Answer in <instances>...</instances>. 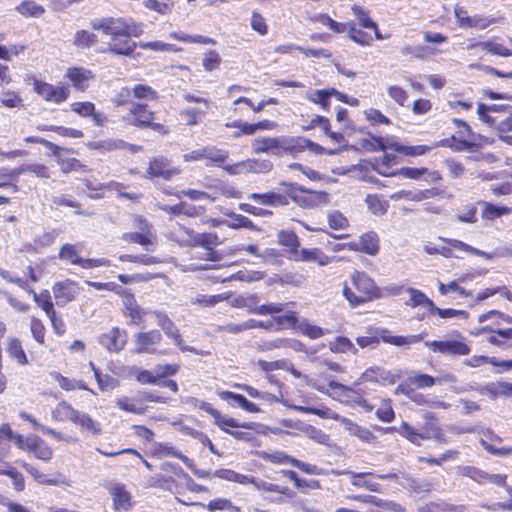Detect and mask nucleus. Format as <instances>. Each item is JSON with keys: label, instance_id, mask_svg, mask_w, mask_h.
Returning <instances> with one entry per match:
<instances>
[{"label": "nucleus", "instance_id": "nucleus-63", "mask_svg": "<svg viewBox=\"0 0 512 512\" xmlns=\"http://www.w3.org/2000/svg\"><path fill=\"white\" fill-rule=\"evenodd\" d=\"M30 330L36 342H38L39 344L45 343L46 328L40 319L36 317L31 318Z\"/></svg>", "mask_w": 512, "mask_h": 512}, {"label": "nucleus", "instance_id": "nucleus-1", "mask_svg": "<svg viewBox=\"0 0 512 512\" xmlns=\"http://www.w3.org/2000/svg\"><path fill=\"white\" fill-rule=\"evenodd\" d=\"M92 29L110 36L107 51L121 56H130L137 43L131 37H139L143 33V24L131 18L104 17L90 22Z\"/></svg>", "mask_w": 512, "mask_h": 512}, {"label": "nucleus", "instance_id": "nucleus-24", "mask_svg": "<svg viewBox=\"0 0 512 512\" xmlns=\"http://www.w3.org/2000/svg\"><path fill=\"white\" fill-rule=\"evenodd\" d=\"M13 430L8 423L0 425V463L7 465L11 451V444L13 443Z\"/></svg>", "mask_w": 512, "mask_h": 512}, {"label": "nucleus", "instance_id": "nucleus-18", "mask_svg": "<svg viewBox=\"0 0 512 512\" xmlns=\"http://www.w3.org/2000/svg\"><path fill=\"white\" fill-rule=\"evenodd\" d=\"M122 240L128 243H137L141 245L146 251H155L157 245V236L156 234H148V233H140L136 232H127L122 235Z\"/></svg>", "mask_w": 512, "mask_h": 512}, {"label": "nucleus", "instance_id": "nucleus-57", "mask_svg": "<svg viewBox=\"0 0 512 512\" xmlns=\"http://www.w3.org/2000/svg\"><path fill=\"white\" fill-rule=\"evenodd\" d=\"M205 114L206 109L201 110L199 108H187L180 112L181 117L189 126L197 125Z\"/></svg>", "mask_w": 512, "mask_h": 512}, {"label": "nucleus", "instance_id": "nucleus-56", "mask_svg": "<svg viewBox=\"0 0 512 512\" xmlns=\"http://www.w3.org/2000/svg\"><path fill=\"white\" fill-rule=\"evenodd\" d=\"M282 347H287V348H292V349H295V350H300V347H301V343L296 341V340H292V339H275V340H272V341H268V342H265L263 345H262V350H273V349H276V348H282Z\"/></svg>", "mask_w": 512, "mask_h": 512}, {"label": "nucleus", "instance_id": "nucleus-51", "mask_svg": "<svg viewBox=\"0 0 512 512\" xmlns=\"http://www.w3.org/2000/svg\"><path fill=\"white\" fill-rule=\"evenodd\" d=\"M285 310V304L283 303H267L255 307H249L250 313L258 315H273L281 313Z\"/></svg>", "mask_w": 512, "mask_h": 512}, {"label": "nucleus", "instance_id": "nucleus-55", "mask_svg": "<svg viewBox=\"0 0 512 512\" xmlns=\"http://www.w3.org/2000/svg\"><path fill=\"white\" fill-rule=\"evenodd\" d=\"M254 325H255V323L253 322V319H248L247 321H244L239 324L227 323L225 325L218 326L217 331L218 332H228L231 334H238L243 331L253 329Z\"/></svg>", "mask_w": 512, "mask_h": 512}, {"label": "nucleus", "instance_id": "nucleus-62", "mask_svg": "<svg viewBox=\"0 0 512 512\" xmlns=\"http://www.w3.org/2000/svg\"><path fill=\"white\" fill-rule=\"evenodd\" d=\"M0 102L3 106L8 108H21L23 107V99L14 91L3 92Z\"/></svg>", "mask_w": 512, "mask_h": 512}, {"label": "nucleus", "instance_id": "nucleus-60", "mask_svg": "<svg viewBox=\"0 0 512 512\" xmlns=\"http://www.w3.org/2000/svg\"><path fill=\"white\" fill-rule=\"evenodd\" d=\"M387 141L383 137L369 135V138L363 139L362 147L369 151H385L387 149Z\"/></svg>", "mask_w": 512, "mask_h": 512}, {"label": "nucleus", "instance_id": "nucleus-46", "mask_svg": "<svg viewBox=\"0 0 512 512\" xmlns=\"http://www.w3.org/2000/svg\"><path fill=\"white\" fill-rule=\"evenodd\" d=\"M376 171L380 175L387 176V177L401 175L403 177L410 178V179H418L423 174H425L427 172V169L426 168L403 167V168H401L395 172H392V173L381 171L380 169H376Z\"/></svg>", "mask_w": 512, "mask_h": 512}, {"label": "nucleus", "instance_id": "nucleus-10", "mask_svg": "<svg viewBox=\"0 0 512 512\" xmlns=\"http://www.w3.org/2000/svg\"><path fill=\"white\" fill-rule=\"evenodd\" d=\"M65 77L76 90L81 92L86 91L90 82L95 79V75L90 69L78 66L69 67L66 70Z\"/></svg>", "mask_w": 512, "mask_h": 512}, {"label": "nucleus", "instance_id": "nucleus-44", "mask_svg": "<svg viewBox=\"0 0 512 512\" xmlns=\"http://www.w3.org/2000/svg\"><path fill=\"white\" fill-rule=\"evenodd\" d=\"M332 92L328 90H311L306 94V98L315 103L319 104L324 110H328L330 107V97Z\"/></svg>", "mask_w": 512, "mask_h": 512}, {"label": "nucleus", "instance_id": "nucleus-36", "mask_svg": "<svg viewBox=\"0 0 512 512\" xmlns=\"http://www.w3.org/2000/svg\"><path fill=\"white\" fill-rule=\"evenodd\" d=\"M27 291L33 295L35 303L46 313L47 316H53L55 309L51 300L50 292L48 290H43L39 294L36 293L33 289H28Z\"/></svg>", "mask_w": 512, "mask_h": 512}, {"label": "nucleus", "instance_id": "nucleus-48", "mask_svg": "<svg viewBox=\"0 0 512 512\" xmlns=\"http://www.w3.org/2000/svg\"><path fill=\"white\" fill-rule=\"evenodd\" d=\"M272 319L274 320L276 330L294 328L299 322L297 314L294 311H288L284 315L274 316Z\"/></svg>", "mask_w": 512, "mask_h": 512}, {"label": "nucleus", "instance_id": "nucleus-7", "mask_svg": "<svg viewBox=\"0 0 512 512\" xmlns=\"http://www.w3.org/2000/svg\"><path fill=\"white\" fill-rule=\"evenodd\" d=\"M34 91L45 101L59 104L69 97V89L64 85L53 86L47 82L35 80Z\"/></svg>", "mask_w": 512, "mask_h": 512}, {"label": "nucleus", "instance_id": "nucleus-43", "mask_svg": "<svg viewBox=\"0 0 512 512\" xmlns=\"http://www.w3.org/2000/svg\"><path fill=\"white\" fill-rule=\"evenodd\" d=\"M329 348L335 353H348L356 354L357 348L347 337L339 336L329 343Z\"/></svg>", "mask_w": 512, "mask_h": 512}, {"label": "nucleus", "instance_id": "nucleus-61", "mask_svg": "<svg viewBox=\"0 0 512 512\" xmlns=\"http://www.w3.org/2000/svg\"><path fill=\"white\" fill-rule=\"evenodd\" d=\"M265 277V273L261 271H253V270H245V271H238L237 273L233 274L230 279L238 280L242 282H256L260 281Z\"/></svg>", "mask_w": 512, "mask_h": 512}, {"label": "nucleus", "instance_id": "nucleus-49", "mask_svg": "<svg viewBox=\"0 0 512 512\" xmlns=\"http://www.w3.org/2000/svg\"><path fill=\"white\" fill-rule=\"evenodd\" d=\"M37 459L45 462L50 461L53 456L52 449L40 438L36 437L33 443V448L30 450Z\"/></svg>", "mask_w": 512, "mask_h": 512}, {"label": "nucleus", "instance_id": "nucleus-29", "mask_svg": "<svg viewBox=\"0 0 512 512\" xmlns=\"http://www.w3.org/2000/svg\"><path fill=\"white\" fill-rule=\"evenodd\" d=\"M111 495L113 497L115 509L127 511L131 508V495L125 489L124 485H114L111 489Z\"/></svg>", "mask_w": 512, "mask_h": 512}, {"label": "nucleus", "instance_id": "nucleus-9", "mask_svg": "<svg viewBox=\"0 0 512 512\" xmlns=\"http://www.w3.org/2000/svg\"><path fill=\"white\" fill-rule=\"evenodd\" d=\"M52 291L54 298L58 306H65L69 302L73 301L80 292L78 284L70 279L56 282Z\"/></svg>", "mask_w": 512, "mask_h": 512}, {"label": "nucleus", "instance_id": "nucleus-12", "mask_svg": "<svg viewBox=\"0 0 512 512\" xmlns=\"http://www.w3.org/2000/svg\"><path fill=\"white\" fill-rule=\"evenodd\" d=\"M99 342L109 352H119L127 343V332L124 329L113 327L99 337Z\"/></svg>", "mask_w": 512, "mask_h": 512}, {"label": "nucleus", "instance_id": "nucleus-54", "mask_svg": "<svg viewBox=\"0 0 512 512\" xmlns=\"http://www.w3.org/2000/svg\"><path fill=\"white\" fill-rule=\"evenodd\" d=\"M273 167L269 160L247 159V173H268Z\"/></svg>", "mask_w": 512, "mask_h": 512}, {"label": "nucleus", "instance_id": "nucleus-14", "mask_svg": "<svg viewBox=\"0 0 512 512\" xmlns=\"http://www.w3.org/2000/svg\"><path fill=\"white\" fill-rule=\"evenodd\" d=\"M147 177H160L164 180H170L174 175L180 173L177 168H169V161L164 157H156L150 160L147 168Z\"/></svg>", "mask_w": 512, "mask_h": 512}, {"label": "nucleus", "instance_id": "nucleus-16", "mask_svg": "<svg viewBox=\"0 0 512 512\" xmlns=\"http://www.w3.org/2000/svg\"><path fill=\"white\" fill-rule=\"evenodd\" d=\"M335 257H329L319 248H303L294 257L297 261L316 262L320 266L331 263Z\"/></svg>", "mask_w": 512, "mask_h": 512}, {"label": "nucleus", "instance_id": "nucleus-59", "mask_svg": "<svg viewBox=\"0 0 512 512\" xmlns=\"http://www.w3.org/2000/svg\"><path fill=\"white\" fill-rule=\"evenodd\" d=\"M221 61L220 55L216 51L210 50L204 53L202 65L206 71L211 72L220 67Z\"/></svg>", "mask_w": 512, "mask_h": 512}, {"label": "nucleus", "instance_id": "nucleus-25", "mask_svg": "<svg viewBox=\"0 0 512 512\" xmlns=\"http://www.w3.org/2000/svg\"><path fill=\"white\" fill-rule=\"evenodd\" d=\"M337 420L343 424L344 428L349 432V434L359 438L363 442L371 443L376 439L375 435L369 429L358 425L348 418H341L338 415Z\"/></svg>", "mask_w": 512, "mask_h": 512}, {"label": "nucleus", "instance_id": "nucleus-35", "mask_svg": "<svg viewBox=\"0 0 512 512\" xmlns=\"http://www.w3.org/2000/svg\"><path fill=\"white\" fill-rule=\"evenodd\" d=\"M278 243L287 247L292 254L298 253L300 241L296 233L292 230H280L277 235Z\"/></svg>", "mask_w": 512, "mask_h": 512}, {"label": "nucleus", "instance_id": "nucleus-17", "mask_svg": "<svg viewBox=\"0 0 512 512\" xmlns=\"http://www.w3.org/2000/svg\"><path fill=\"white\" fill-rule=\"evenodd\" d=\"M339 475H347L350 477L351 484L357 488H365L371 492H381V485L377 482L372 481L368 477L372 475V473H356L353 471H343L339 472Z\"/></svg>", "mask_w": 512, "mask_h": 512}, {"label": "nucleus", "instance_id": "nucleus-33", "mask_svg": "<svg viewBox=\"0 0 512 512\" xmlns=\"http://www.w3.org/2000/svg\"><path fill=\"white\" fill-rule=\"evenodd\" d=\"M73 424L79 426L81 430H85L95 436L100 435L102 432L101 424L94 420L89 414L81 411Z\"/></svg>", "mask_w": 512, "mask_h": 512}, {"label": "nucleus", "instance_id": "nucleus-58", "mask_svg": "<svg viewBox=\"0 0 512 512\" xmlns=\"http://www.w3.org/2000/svg\"><path fill=\"white\" fill-rule=\"evenodd\" d=\"M407 381L411 385L416 386L417 388H427V387H432L433 385H435L434 377H432L428 374H423V373H418V372L412 373L408 377Z\"/></svg>", "mask_w": 512, "mask_h": 512}, {"label": "nucleus", "instance_id": "nucleus-28", "mask_svg": "<svg viewBox=\"0 0 512 512\" xmlns=\"http://www.w3.org/2000/svg\"><path fill=\"white\" fill-rule=\"evenodd\" d=\"M248 198L268 206H286L289 204L288 197L286 195L272 191L264 194L252 193Z\"/></svg>", "mask_w": 512, "mask_h": 512}, {"label": "nucleus", "instance_id": "nucleus-19", "mask_svg": "<svg viewBox=\"0 0 512 512\" xmlns=\"http://www.w3.org/2000/svg\"><path fill=\"white\" fill-rule=\"evenodd\" d=\"M442 194V192L436 188L427 189V190H401L391 195L392 200H410L415 202H420L425 199L435 197Z\"/></svg>", "mask_w": 512, "mask_h": 512}, {"label": "nucleus", "instance_id": "nucleus-5", "mask_svg": "<svg viewBox=\"0 0 512 512\" xmlns=\"http://www.w3.org/2000/svg\"><path fill=\"white\" fill-rule=\"evenodd\" d=\"M182 157L184 162L205 160L206 166H219L228 159L229 152L216 146L208 145L192 150L184 154Z\"/></svg>", "mask_w": 512, "mask_h": 512}, {"label": "nucleus", "instance_id": "nucleus-50", "mask_svg": "<svg viewBox=\"0 0 512 512\" xmlns=\"http://www.w3.org/2000/svg\"><path fill=\"white\" fill-rule=\"evenodd\" d=\"M3 467L4 468H0V475L9 476L12 479L14 489L17 491H22L25 487L23 475L9 464L3 465Z\"/></svg>", "mask_w": 512, "mask_h": 512}, {"label": "nucleus", "instance_id": "nucleus-52", "mask_svg": "<svg viewBox=\"0 0 512 512\" xmlns=\"http://www.w3.org/2000/svg\"><path fill=\"white\" fill-rule=\"evenodd\" d=\"M298 328L303 335H306L311 339H318L325 335V332L321 327L310 323L307 319H303L298 322Z\"/></svg>", "mask_w": 512, "mask_h": 512}, {"label": "nucleus", "instance_id": "nucleus-8", "mask_svg": "<svg viewBox=\"0 0 512 512\" xmlns=\"http://www.w3.org/2000/svg\"><path fill=\"white\" fill-rule=\"evenodd\" d=\"M134 341L136 353L155 354L157 352V346L162 341V334L156 329L138 332L134 335Z\"/></svg>", "mask_w": 512, "mask_h": 512}, {"label": "nucleus", "instance_id": "nucleus-53", "mask_svg": "<svg viewBox=\"0 0 512 512\" xmlns=\"http://www.w3.org/2000/svg\"><path fill=\"white\" fill-rule=\"evenodd\" d=\"M348 37L355 43L362 45V46L370 45L373 40L371 35H369L368 33L364 32L362 30L356 29L355 24L352 22H349Z\"/></svg>", "mask_w": 512, "mask_h": 512}, {"label": "nucleus", "instance_id": "nucleus-45", "mask_svg": "<svg viewBox=\"0 0 512 512\" xmlns=\"http://www.w3.org/2000/svg\"><path fill=\"white\" fill-rule=\"evenodd\" d=\"M214 423L223 431L228 433L229 429L231 428H251V423H239L234 418H231L227 415H222L220 412H218L214 418Z\"/></svg>", "mask_w": 512, "mask_h": 512}, {"label": "nucleus", "instance_id": "nucleus-40", "mask_svg": "<svg viewBox=\"0 0 512 512\" xmlns=\"http://www.w3.org/2000/svg\"><path fill=\"white\" fill-rule=\"evenodd\" d=\"M213 476L243 485H247L248 482H253V476L240 474L230 469H219L213 473Z\"/></svg>", "mask_w": 512, "mask_h": 512}, {"label": "nucleus", "instance_id": "nucleus-26", "mask_svg": "<svg viewBox=\"0 0 512 512\" xmlns=\"http://www.w3.org/2000/svg\"><path fill=\"white\" fill-rule=\"evenodd\" d=\"M407 292L410 294V299L405 303L407 306L420 307L434 313L436 305L423 292L412 287H408Z\"/></svg>", "mask_w": 512, "mask_h": 512}, {"label": "nucleus", "instance_id": "nucleus-13", "mask_svg": "<svg viewBox=\"0 0 512 512\" xmlns=\"http://www.w3.org/2000/svg\"><path fill=\"white\" fill-rule=\"evenodd\" d=\"M379 237L373 232L369 231L360 236L358 241H352L349 245V250L362 252L371 256L379 252Z\"/></svg>", "mask_w": 512, "mask_h": 512}, {"label": "nucleus", "instance_id": "nucleus-20", "mask_svg": "<svg viewBox=\"0 0 512 512\" xmlns=\"http://www.w3.org/2000/svg\"><path fill=\"white\" fill-rule=\"evenodd\" d=\"M168 338L174 341V344L179 347L182 352H191L201 356L210 355L209 351H200L196 348L184 344L179 329L175 326L174 322H170L167 326L162 329Z\"/></svg>", "mask_w": 512, "mask_h": 512}, {"label": "nucleus", "instance_id": "nucleus-42", "mask_svg": "<svg viewBox=\"0 0 512 512\" xmlns=\"http://www.w3.org/2000/svg\"><path fill=\"white\" fill-rule=\"evenodd\" d=\"M59 258L61 260L68 261L73 265L82 266V262L84 258L80 257L79 252L75 245L66 243L64 244L59 251Z\"/></svg>", "mask_w": 512, "mask_h": 512}, {"label": "nucleus", "instance_id": "nucleus-38", "mask_svg": "<svg viewBox=\"0 0 512 512\" xmlns=\"http://www.w3.org/2000/svg\"><path fill=\"white\" fill-rule=\"evenodd\" d=\"M15 9L24 17L34 18L41 17L46 11L42 5L37 4L33 0H24Z\"/></svg>", "mask_w": 512, "mask_h": 512}, {"label": "nucleus", "instance_id": "nucleus-31", "mask_svg": "<svg viewBox=\"0 0 512 512\" xmlns=\"http://www.w3.org/2000/svg\"><path fill=\"white\" fill-rule=\"evenodd\" d=\"M6 351L9 357L15 360L19 365L24 366L29 363L27 355L23 349L22 343L18 338H8Z\"/></svg>", "mask_w": 512, "mask_h": 512}, {"label": "nucleus", "instance_id": "nucleus-39", "mask_svg": "<svg viewBox=\"0 0 512 512\" xmlns=\"http://www.w3.org/2000/svg\"><path fill=\"white\" fill-rule=\"evenodd\" d=\"M126 142L121 139H106L101 141H94L88 143V147L93 150H99L100 152H110L114 150H123Z\"/></svg>", "mask_w": 512, "mask_h": 512}, {"label": "nucleus", "instance_id": "nucleus-34", "mask_svg": "<svg viewBox=\"0 0 512 512\" xmlns=\"http://www.w3.org/2000/svg\"><path fill=\"white\" fill-rule=\"evenodd\" d=\"M480 205L484 207L482 210V218L484 220L492 221L496 218L502 217L512 213V208L506 206H497L490 202L481 201Z\"/></svg>", "mask_w": 512, "mask_h": 512}, {"label": "nucleus", "instance_id": "nucleus-30", "mask_svg": "<svg viewBox=\"0 0 512 512\" xmlns=\"http://www.w3.org/2000/svg\"><path fill=\"white\" fill-rule=\"evenodd\" d=\"M399 434L407 438L411 443L420 445L422 440L431 439V426L425 432H419L407 422H403L398 430Z\"/></svg>", "mask_w": 512, "mask_h": 512}, {"label": "nucleus", "instance_id": "nucleus-27", "mask_svg": "<svg viewBox=\"0 0 512 512\" xmlns=\"http://www.w3.org/2000/svg\"><path fill=\"white\" fill-rule=\"evenodd\" d=\"M480 48L483 51L488 52L491 55L510 57L512 56V49L504 47L502 44L497 43L493 40L476 42L468 46V49Z\"/></svg>", "mask_w": 512, "mask_h": 512}, {"label": "nucleus", "instance_id": "nucleus-6", "mask_svg": "<svg viewBox=\"0 0 512 512\" xmlns=\"http://www.w3.org/2000/svg\"><path fill=\"white\" fill-rule=\"evenodd\" d=\"M455 339L441 341H426L425 346L433 352H439L450 356H465L470 353V347L462 341L463 337L459 332L454 333Z\"/></svg>", "mask_w": 512, "mask_h": 512}, {"label": "nucleus", "instance_id": "nucleus-23", "mask_svg": "<svg viewBox=\"0 0 512 512\" xmlns=\"http://www.w3.org/2000/svg\"><path fill=\"white\" fill-rule=\"evenodd\" d=\"M176 500L179 503H182L184 505H200L210 512L214 511H227V512H240V508L235 506L229 499L226 498H217L212 501H210L207 505H204L202 503L197 502H185L181 500L180 498L176 497Z\"/></svg>", "mask_w": 512, "mask_h": 512}, {"label": "nucleus", "instance_id": "nucleus-22", "mask_svg": "<svg viewBox=\"0 0 512 512\" xmlns=\"http://www.w3.org/2000/svg\"><path fill=\"white\" fill-rule=\"evenodd\" d=\"M480 393L490 399L510 397L512 396V383L504 381L490 382L480 389Z\"/></svg>", "mask_w": 512, "mask_h": 512}, {"label": "nucleus", "instance_id": "nucleus-2", "mask_svg": "<svg viewBox=\"0 0 512 512\" xmlns=\"http://www.w3.org/2000/svg\"><path fill=\"white\" fill-rule=\"evenodd\" d=\"M351 282L355 289L359 292L356 295L349 287L345 286L343 295L352 306L384 297L382 289H380L374 280L365 272L355 270L350 276Z\"/></svg>", "mask_w": 512, "mask_h": 512}, {"label": "nucleus", "instance_id": "nucleus-32", "mask_svg": "<svg viewBox=\"0 0 512 512\" xmlns=\"http://www.w3.org/2000/svg\"><path fill=\"white\" fill-rule=\"evenodd\" d=\"M80 411L74 409L67 401H61L52 411V417L56 421H71L74 423Z\"/></svg>", "mask_w": 512, "mask_h": 512}, {"label": "nucleus", "instance_id": "nucleus-37", "mask_svg": "<svg viewBox=\"0 0 512 512\" xmlns=\"http://www.w3.org/2000/svg\"><path fill=\"white\" fill-rule=\"evenodd\" d=\"M17 463L22 466L33 478L35 481H37L40 484L44 485H60L63 484L64 481L60 478H48L47 475L41 473L37 468L33 467L32 465L24 462V461H17Z\"/></svg>", "mask_w": 512, "mask_h": 512}, {"label": "nucleus", "instance_id": "nucleus-4", "mask_svg": "<svg viewBox=\"0 0 512 512\" xmlns=\"http://www.w3.org/2000/svg\"><path fill=\"white\" fill-rule=\"evenodd\" d=\"M295 150L294 138L260 137L252 141V151L255 154L268 153L278 156L281 151L293 153Z\"/></svg>", "mask_w": 512, "mask_h": 512}, {"label": "nucleus", "instance_id": "nucleus-64", "mask_svg": "<svg viewBox=\"0 0 512 512\" xmlns=\"http://www.w3.org/2000/svg\"><path fill=\"white\" fill-rule=\"evenodd\" d=\"M95 378L102 391L113 390L119 385V381L109 375H102L99 370H95Z\"/></svg>", "mask_w": 512, "mask_h": 512}, {"label": "nucleus", "instance_id": "nucleus-21", "mask_svg": "<svg viewBox=\"0 0 512 512\" xmlns=\"http://www.w3.org/2000/svg\"><path fill=\"white\" fill-rule=\"evenodd\" d=\"M218 396L222 400L227 401L231 406H239L247 412L258 413L260 411L259 407L255 403L247 400L241 394L230 391H220L218 392Z\"/></svg>", "mask_w": 512, "mask_h": 512}, {"label": "nucleus", "instance_id": "nucleus-41", "mask_svg": "<svg viewBox=\"0 0 512 512\" xmlns=\"http://www.w3.org/2000/svg\"><path fill=\"white\" fill-rule=\"evenodd\" d=\"M97 42L96 34L87 30H78L73 37V45L81 49L90 48Z\"/></svg>", "mask_w": 512, "mask_h": 512}, {"label": "nucleus", "instance_id": "nucleus-15", "mask_svg": "<svg viewBox=\"0 0 512 512\" xmlns=\"http://www.w3.org/2000/svg\"><path fill=\"white\" fill-rule=\"evenodd\" d=\"M123 313L130 318L133 325H141L144 322L146 312L137 304L134 295L127 293L123 296Z\"/></svg>", "mask_w": 512, "mask_h": 512}, {"label": "nucleus", "instance_id": "nucleus-11", "mask_svg": "<svg viewBox=\"0 0 512 512\" xmlns=\"http://www.w3.org/2000/svg\"><path fill=\"white\" fill-rule=\"evenodd\" d=\"M153 119L154 113L141 103H131L128 115L123 117L124 121L137 127H148Z\"/></svg>", "mask_w": 512, "mask_h": 512}, {"label": "nucleus", "instance_id": "nucleus-3", "mask_svg": "<svg viewBox=\"0 0 512 512\" xmlns=\"http://www.w3.org/2000/svg\"><path fill=\"white\" fill-rule=\"evenodd\" d=\"M367 334L356 338V342L361 348L375 347L379 344L380 339L397 347H409L422 341L426 335V333L408 336L392 335L388 329L373 327L367 329Z\"/></svg>", "mask_w": 512, "mask_h": 512}, {"label": "nucleus", "instance_id": "nucleus-47", "mask_svg": "<svg viewBox=\"0 0 512 512\" xmlns=\"http://www.w3.org/2000/svg\"><path fill=\"white\" fill-rule=\"evenodd\" d=\"M365 202L369 210L375 215H383L387 212L388 202L378 195L368 194Z\"/></svg>", "mask_w": 512, "mask_h": 512}]
</instances>
